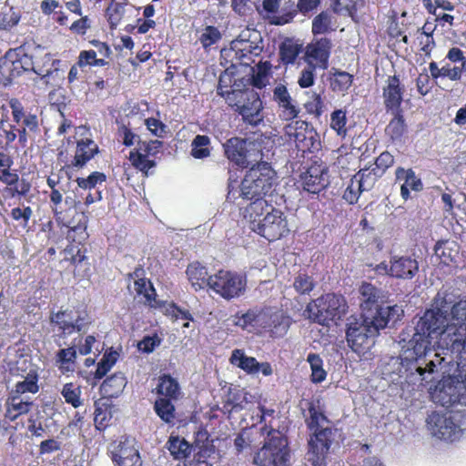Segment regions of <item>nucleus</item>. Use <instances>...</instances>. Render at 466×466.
Returning a JSON list of instances; mask_svg holds the SVG:
<instances>
[{"mask_svg":"<svg viewBox=\"0 0 466 466\" xmlns=\"http://www.w3.org/2000/svg\"><path fill=\"white\" fill-rule=\"evenodd\" d=\"M276 172L267 162L252 166L245 174L240 187L242 198H266L276 184Z\"/></svg>","mask_w":466,"mask_h":466,"instance_id":"6","label":"nucleus"},{"mask_svg":"<svg viewBox=\"0 0 466 466\" xmlns=\"http://www.w3.org/2000/svg\"><path fill=\"white\" fill-rule=\"evenodd\" d=\"M167 447L176 460L187 458L190 451L188 442L178 436H170Z\"/></svg>","mask_w":466,"mask_h":466,"instance_id":"42","label":"nucleus"},{"mask_svg":"<svg viewBox=\"0 0 466 466\" xmlns=\"http://www.w3.org/2000/svg\"><path fill=\"white\" fill-rule=\"evenodd\" d=\"M333 70L329 77L330 88L337 93L347 92L353 83V75L339 69Z\"/></svg>","mask_w":466,"mask_h":466,"instance_id":"36","label":"nucleus"},{"mask_svg":"<svg viewBox=\"0 0 466 466\" xmlns=\"http://www.w3.org/2000/svg\"><path fill=\"white\" fill-rule=\"evenodd\" d=\"M395 177L396 181H403L400 186V197L405 201L411 198L410 191L423 190V183L412 168L398 167L395 170Z\"/></svg>","mask_w":466,"mask_h":466,"instance_id":"24","label":"nucleus"},{"mask_svg":"<svg viewBox=\"0 0 466 466\" xmlns=\"http://www.w3.org/2000/svg\"><path fill=\"white\" fill-rule=\"evenodd\" d=\"M134 289L138 295H143L146 299V302H147L151 307L161 308L165 315L171 317L175 320L183 319V320H192L191 315L178 309L174 304H167L166 302H159L156 299V290L152 285V283L145 279H137L134 281ZM189 326V322L187 321L183 324V327L187 328Z\"/></svg>","mask_w":466,"mask_h":466,"instance_id":"13","label":"nucleus"},{"mask_svg":"<svg viewBox=\"0 0 466 466\" xmlns=\"http://www.w3.org/2000/svg\"><path fill=\"white\" fill-rule=\"evenodd\" d=\"M5 418L13 421L19 416L29 412L33 407V401L27 396H18L10 393L5 401Z\"/></svg>","mask_w":466,"mask_h":466,"instance_id":"28","label":"nucleus"},{"mask_svg":"<svg viewBox=\"0 0 466 466\" xmlns=\"http://www.w3.org/2000/svg\"><path fill=\"white\" fill-rule=\"evenodd\" d=\"M332 48L331 40L328 37H321L308 45L306 50V61H311L313 65L320 69L329 67V59Z\"/></svg>","mask_w":466,"mask_h":466,"instance_id":"21","label":"nucleus"},{"mask_svg":"<svg viewBox=\"0 0 466 466\" xmlns=\"http://www.w3.org/2000/svg\"><path fill=\"white\" fill-rule=\"evenodd\" d=\"M157 393L171 399H177L180 394V388L177 381L169 375H163L159 378Z\"/></svg>","mask_w":466,"mask_h":466,"instance_id":"39","label":"nucleus"},{"mask_svg":"<svg viewBox=\"0 0 466 466\" xmlns=\"http://www.w3.org/2000/svg\"><path fill=\"white\" fill-rule=\"evenodd\" d=\"M360 307L363 313L371 311L379 306V289L370 283L363 282L360 289Z\"/></svg>","mask_w":466,"mask_h":466,"instance_id":"35","label":"nucleus"},{"mask_svg":"<svg viewBox=\"0 0 466 466\" xmlns=\"http://www.w3.org/2000/svg\"><path fill=\"white\" fill-rule=\"evenodd\" d=\"M118 354L116 351L105 353L101 360L98 362L95 376L96 379H102L110 369L116 364Z\"/></svg>","mask_w":466,"mask_h":466,"instance_id":"55","label":"nucleus"},{"mask_svg":"<svg viewBox=\"0 0 466 466\" xmlns=\"http://www.w3.org/2000/svg\"><path fill=\"white\" fill-rule=\"evenodd\" d=\"M81 392L80 386L72 382L66 383L61 390L66 402L71 404L74 408H78L82 405Z\"/></svg>","mask_w":466,"mask_h":466,"instance_id":"49","label":"nucleus"},{"mask_svg":"<svg viewBox=\"0 0 466 466\" xmlns=\"http://www.w3.org/2000/svg\"><path fill=\"white\" fill-rule=\"evenodd\" d=\"M376 336V328L371 327L363 315L360 319L353 316L348 319L346 339L354 352L360 353L369 349Z\"/></svg>","mask_w":466,"mask_h":466,"instance_id":"12","label":"nucleus"},{"mask_svg":"<svg viewBox=\"0 0 466 466\" xmlns=\"http://www.w3.org/2000/svg\"><path fill=\"white\" fill-rule=\"evenodd\" d=\"M363 191H367L364 187H362L361 182L359 179V177L354 175L348 187H346L343 193V199L350 205H353L358 202L360 194Z\"/></svg>","mask_w":466,"mask_h":466,"instance_id":"48","label":"nucleus"},{"mask_svg":"<svg viewBox=\"0 0 466 466\" xmlns=\"http://www.w3.org/2000/svg\"><path fill=\"white\" fill-rule=\"evenodd\" d=\"M309 416L305 419L308 430L311 432L308 441V460H327L334 441V429L322 427L323 422H329L328 417L314 400H309Z\"/></svg>","mask_w":466,"mask_h":466,"instance_id":"3","label":"nucleus"},{"mask_svg":"<svg viewBox=\"0 0 466 466\" xmlns=\"http://www.w3.org/2000/svg\"><path fill=\"white\" fill-rule=\"evenodd\" d=\"M229 361L233 366L238 367L248 374H257L259 372V362L256 358L245 355L243 350H234L231 353Z\"/></svg>","mask_w":466,"mask_h":466,"instance_id":"33","label":"nucleus"},{"mask_svg":"<svg viewBox=\"0 0 466 466\" xmlns=\"http://www.w3.org/2000/svg\"><path fill=\"white\" fill-rule=\"evenodd\" d=\"M311 369V381L314 383H320L325 380L327 372L323 369V360L319 354L309 353L307 358Z\"/></svg>","mask_w":466,"mask_h":466,"instance_id":"45","label":"nucleus"},{"mask_svg":"<svg viewBox=\"0 0 466 466\" xmlns=\"http://www.w3.org/2000/svg\"><path fill=\"white\" fill-rule=\"evenodd\" d=\"M339 156L335 164L337 167L343 170H349L350 168V165L355 162L356 158L354 154L350 152H347V147H341L338 149Z\"/></svg>","mask_w":466,"mask_h":466,"instance_id":"62","label":"nucleus"},{"mask_svg":"<svg viewBox=\"0 0 466 466\" xmlns=\"http://www.w3.org/2000/svg\"><path fill=\"white\" fill-rule=\"evenodd\" d=\"M20 15L12 6H4L0 12V29L8 30L16 25Z\"/></svg>","mask_w":466,"mask_h":466,"instance_id":"53","label":"nucleus"},{"mask_svg":"<svg viewBox=\"0 0 466 466\" xmlns=\"http://www.w3.org/2000/svg\"><path fill=\"white\" fill-rule=\"evenodd\" d=\"M273 101L277 104L279 116L284 121H292L298 117L300 110L290 96L287 86L277 85L273 89Z\"/></svg>","mask_w":466,"mask_h":466,"instance_id":"20","label":"nucleus"},{"mask_svg":"<svg viewBox=\"0 0 466 466\" xmlns=\"http://www.w3.org/2000/svg\"><path fill=\"white\" fill-rule=\"evenodd\" d=\"M154 409L162 420L171 423L175 419V407L170 399L159 398L156 400Z\"/></svg>","mask_w":466,"mask_h":466,"instance_id":"47","label":"nucleus"},{"mask_svg":"<svg viewBox=\"0 0 466 466\" xmlns=\"http://www.w3.org/2000/svg\"><path fill=\"white\" fill-rule=\"evenodd\" d=\"M346 111L336 109L330 115V128L334 130L338 137L345 138L348 134Z\"/></svg>","mask_w":466,"mask_h":466,"instance_id":"46","label":"nucleus"},{"mask_svg":"<svg viewBox=\"0 0 466 466\" xmlns=\"http://www.w3.org/2000/svg\"><path fill=\"white\" fill-rule=\"evenodd\" d=\"M50 321L56 342L59 346L61 344L58 342V339H66L76 331L84 330L89 323V319L86 316L78 315L75 318L71 311L53 313L50 317Z\"/></svg>","mask_w":466,"mask_h":466,"instance_id":"14","label":"nucleus"},{"mask_svg":"<svg viewBox=\"0 0 466 466\" xmlns=\"http://www.w3.org/2000/svg\"><path fill=\"white\" fill-rule=\"evenodd\" d=\"M76 359V350L74 347L62 349L56 353V362L59 370L63 372H73L75 370V361Z\"/></svg>","mask_w":466,"mask_h":466,"instance_id":"38","label":"nucleus"},{"mask_svg":"<svg viewBox=\"0 0 466 466\" xmlns=\"http://www.w3.org/2000/svg\"><path fill=\"white\" fill-rule=\"evenodd\" d=\"M228 105L238 112L245 123L258 126L264 120V106L258 92L247 86L228 98Z\"/></svg>","mask_w":466,"mask_h":466,"instance_id":"7","label":"nucleus"},{"mask_svg":"<svg viewBox=\"0 0 466 466\" xmlns=\"http://www.w3.org/2000/svg\"><path fill=\"white\" fill-rule=\"evenodd\" d=\"M207 284L221 298L229 300L244 294L247 278L236 271L220 269L215 275L209 276Z\"/></svg>","mask_w":466,"mask_h":466,"instance_id":"8","label":"nucleus"},{"mask_svg":"<svg viewBox=\"0 0 466 466\" xmlns=\"http://www.w3.org/2000/svg\"><path fill=\"white\" fill-rule=\"evenodd\" d=\"M394 161L395 159L392 154L389 151H383L375 158L374 163L370 166L377 171V173L383 176L386 171L393 166Z\"/></svg>","mask_w":466,"mask_h":466,"instance_id":"56","label":"nucleus"},{"mask_svg":"<svg viewBox=\"0 0 466 466\" xmlns=\"http://www.w3.org/2000/svg\"><path fill=\"white\" fill-rule=\"evenodd\" d=\"M16 65L22 66L23 70L25 71H34L36 75L41 76V79H46L51 74L50 70H46L45 73L42 71H38L34 66L33 59L30 56L23 54L22 56H16Z\"/></svg>","mask_w":466,"mask_h":466,"instance_id":"61","label":"nucleus"},{"mask_svg":"<svg viewBox=\"0 0 466 466\" xmlns=\"http://www.w3.org/2000/svg\"><path fill=\"white\" fill-rule=\"evenodd\" d=\"M317 66L309 61L308 66L301 71L298 84L301 88H308L314 85Z\"/></svg>","mask_w":466,"mask_h":466,"instance_id":"60","label":"nucleus"},{"mask_svg":"<svg viewBox=\"0 0 466 466\" xmlns=\"http://www.w3.org/2000/svg\"><path fill=\"white\" fill-rule=\"evenodd\" d=\"M238 44L241 45V47H237V44H235L233 47L238 62L243 66H249L254 63L251 43L248 41H241Z\"/></svg>","mask_w":466,"mask_h":466,"instance_id":"54","label":"nucleus"},{"mask_svg":"<svg viewBox=\"0 0 466 466\" xmlns=\"http://www.w3.org/2000/svg\"><path fill=\"white\" fill-rule=\"evenodd\" d=\"M446 58L451 63H460L461 65L451 66V64H446L440 68L438 64L432 61L429 65L431 76L433 80H437L440 77H446L451 81H460L463 72H466V56H464V52L459 47H451L448 51Z\"/></svg>","mask_w":466,"mask_h":466,"instance_id":"15","label":"nucleus"},{"mask_svg":"<svg viewBox=\"0 0 466 466\" xmlns=\"http://www.w3.org/2000/svg\"><path fill=\"white\" fill-rule=\"evenodd\" d=\"M129 160L132 165L143 172H147L155 167V161L147 158V154L141 152H130Z\"/></svg>","mask_w":466,"mask_h":466,"instance_id":"59","label":"nucleus"},{"mask_svg":"<svg viewBox=\"0 0 466 466\" xmlns=\"http://www.w3.org/2000/svg\"><path fill=\"white\" fill-rule=\"evenodd\" d=\"M308 114L319 119L323 113L324 103L319 94L314 93L311 97L304 104Z\"/></svg>","mask_w":466,"mask_h":466,"instance_id":"57","label":"nucleus"},{"mask_svg":"<svg viewBox=\"0 0 466 466\" xmlns=\"http://www.w3.org/2000/svg\"><path fill=\"white\" fill-rule=\"evenodd\" d=\"M261 151L258 138L251 141L250 138L231 137L225 145L228 158L242 167H248L258 157L261 158Z\"/></svg>","mask_w":466,"mask_h":466,"instance_id":"9","label":"nucleus"},{"mask_svg":"<svg viewBox=\"0 0 466 466\" xmlns=\"http://www.w3.org/2000/svg\"><path fill=\"white\" fill-rule=\"evenodd\" d=\"M234 323L243 329L253 328L272 339H279L288 333L292 319L282 309L263 306L251 308L245 313L238 312Z\"/></svg>","mask_w":466,"mask_h":466,"instance_id":"1","label":"nucleus"},{"mask_svg":"<svg viewBox=\"0 0 466 466\" xmlns=\"http://www.w3.org/2000/svg\"><path fill=\"white\" fill-rule=\"evenodd\" d=\"M418 40L420 46V51L425 56H431V51L435 46L434 38L432 33H428L426 31L420 32L418 35Z\"/></svg>","mask_w":466,"mask_h":466,"instance_id":"63","label":"nucleus"},{"mask_svg":"<svg viewBox=\"0 0 466 466\" xmlns=\"http://www.w3.org/2000/svg\"><path fill=\"white\" fill-rule=\"evenodd\" d=\"M355 175L359 177L362 187H364L367 191L370 190L382 177L380 174L377 173L371 166L360 169Z\"/></svg>","mask_w":466,"mask_h":466,"instance_id":"51","label":"nucleus"},{"mask_svg":"<svg viewBox=\"0 0 466 466\" xmlns=\"http://www.w3.org/2000/svg\"><path fill=\"white\" fill-rule=\"evenodd\" d=\"M427 422L432 435L440 440L454 441L461 434L460 426L454 422L451 417H447L446 414L433 412L429 416Z\"/></svg>","mask_w":466,"mask_h":466,"instance_id":"16","label":"nucleus"},{"mask_svg":"<svg viewBox=\"0 0 466 466\" xmlns=\"http://www.w3.org/2000/svg\"><path fill=\"white\" fill-rule=\"evenodd\" d=\"M347 302L342 295L326 293L312 299L305 309L307 318L321 326L341 319L347 311Z\"/></svg>","mask_w":466,"mask_h":466,"instance_id":"5","label":"nucleus"},{"mask_svg":"<svg viewBox=\"0 0 466 466\" xmlns=\"http://www.w3.org/2000/svg\"><path fill=\"white\" fill-rule=\"evenodd\" d=\"M245 199L249 200L250 203L244 208V218L249 222L250 228L252 229L254 224H258L267 212L270 211V208L274 207L265 198Z\"/></svg>","mask_w":466,"mask_h":466,"instance_id":"27","label":"nucleus"},{"mask_svg":"<svg viewBox=\"0 0 466 466\" xmlns=\"http://www.w3.org/2000/svg\"><path fill=\"white\" fill-rule=\"evenodd\" d=\"M400 311L402 310L397 306H377L371 311L363 313L362 315L368 319V323L376 328V334L379 330L388 326L390 321L396 322L400 318Z\"/></svg>","mask_w":466,"mask_h":466,"instance_id":"22","label":"nucleus"},{"mask_svg":"<svg viewBox=\"0 0 466 466\" xmlns=\"http://www.w3.org/2000/svg\"><path fill=\"white\" fill-rule=\"evenodd\" d=\"M245 400L246 397L241 390L224 386L214 395L215 402L211 409L221 410L224 414L231 413L242 410Z\"/></svg>","mask_w":466,"mask_h":466,"instance_id":"17","label":"nucleus"},{"mask_svg":"<svg viewBox=\"0 0 466 466\" xmlns=\"http://www.w3.org/2000/svg\"><path fill=\"white\" fill-rule=\"evenodd\" d=\"M106 175L102 172H93L86 178L78 177L76 183L83 190H96L97 186L102 185L106 181Z\"/></svg>","mask_w":466,"mask_h":466,"instance_id":"52","label":"nucleus"},{"mask_svg":"<svg viewBox=\"0 0 466 466\" xmlns=\"http://www.w3.org/2000/svg\"><path fill=\"white\" fill-rule=\"evenodd\" d=\"M126 385V377L123 373L117 372L103 381L100 392L105 398H116L122 393Z\"/></svg>","mask_w":466,"mask_h":466,"instance_id":"31","label":"nucleus"},{"mask_svg":"<svg viewBox=\"0 0 466 466\" xmlns=\"http://www.w3.org/2000/svg\"><path fill=\"white\" fill-rule=\"evenodd\" d=\"M230 446L231 441L228 437L209 439L206 431V457L212 461L209 465L206 461V466H213V463L219 462Z\"/></svg>","mask_w":466,"mask_h":466,"instance_id":"29","label":"nucleus"},{"mask_svg":"<svg viewBox=\"0 0 466 466\" xmlns=\"http://www.w3.org/2000/svg\"><path fill=\"white\" fill-rule=\"evenodd\" d=\"M247 86V81L241 78L235 77V68L228 67L222 72L218 78L217 86L218 95L224 97L228 103V98L231 95H236Z\"/></svg>","mask_w":466,"mask_h":466,"instance_id":"23","label":"nucleus"},{"mask_svg":"<svg viewBox=\"0 0 466 466\" xmlns=\"http://www.w3.org/2000/svg\"><path fill=\"white\" fill-rule=\"evenodd\" d=\"M261 432L267 438L261 449L255 453L253 463L257 466H289L288 438L281 431L268 425L261 428Z\"/></svg>","mask_w":466,"mask_h":466,"instance_id":"4","label":"nucleus"},{"mask_svg":"<svg viewBox=\"0 0 466 466\" xmlns=\"http://www.w3.org/2000/svg\"><path fill=\"white\" fill-rule=\"evenodd\" d=\"M299 183L303 191L318 195L329 184L327 170L322 165H311L300 174Z\"/></svg>","mask_w":466,"mask_h":466,"instance_id":"19","label":"nucleus"},{"mask_svg":"<svg viewBox=\"0 0 466 466\" xmlns=\"http://www.w3.org/2000/svg\"><path fill=\"white\" fill-rule=\"evenodd\" d=\"M293 287L301 295L309 294L315 288V282L312 277L300 273L295 278Z\"/></svg>","mask_w":466,"mask_h":466,"instance_id":"58","label":"nucleus"},{"mask_svg":"<svg viewBox=\"0 0 466 466\" xmlns=\"http://www.w3.org/2000/svg\"><path fill=\"white\" fill-rule=\"evenodd\" d=\"M405 86L401 83L399 75L389 76L382 87L383 105L387 112L403 110Z\"/></svg>","mask_w":466,"mask_h":466,"instance_id":"18","label":"nucleus"},{"mask_svg":"<svg viewBox=\"0 0 466 466\" xmlns=\"http://www.w3.org/2000/svg\"><path fill=\"white\" fill-rule=\"evenodd\" d=\"M112 460L117 466H142L138 450L134 445V440L121 441L117 449L112 452Z\"/></svg>","mask_w":466,"mask_h":466,"instance_id":"26","label":"nucleus"},{"mask_svg":"<svg viewBox=\"0 0 466 466\" xmlns=\"http://www.w3.org/2000/svg\"><path fill=\"white\" fill-rule=\"evenodd\" d=\"M38 389L37 375L35 372H29L23 380L15 383V389L10 393L24 396L25 393H36Z\"/></svg>","mask_w":466,"mask_h":466,"instance_id":"43","label":"nucleus"},{"mask_svg":"<svg viewBox=\"0 0 466 466\" xmlns=\"http://www.w3.org/2000/svg\"><path fill=\"white\" fill-rule=\"evenodd\" d=\"M187 275L192 288L198 291L203 289L204 277L203 267L199 262H193L188 265Z\"/></svg>","mask_w":466,"mask_h":466,"instance_id":"50","label":"nucleus"},{"mask_svg":"<svg viewBox=\"0 0 466 466\" xmlns=\"http://www.w3.org/2000/svg\"><path fill=\"white\" fill-rule=\"evenodd\" d=\"M98 152L97 145L91 139H82L77 142L73 166L84 167Z\"/></svg>","mask_w":466,"mask_h":466,"instance_id":"32","label":"nucleus"},{"mask_svg":"<svg viewBox=\"0 0 466 466\" xmlns=\"http://www.w3.org/2000/svg\"><path fill=\"white\" fill-rule=\"evenodd\" d=\"M454 370L451 365H445L442 372L438 374V379L427 381L419 372L420 377V384L428 389L431 399L436 404L445 408H451L458 403H466V380L458 372L462 381L455 380L449 373Z\"/></svg>","mask_w":466,"mask_h":466,"instance_id":"2","label":"nucleus"},{"mask_svg":"<svg viewBox=\"0 0 466 466\" xmlns=\"http://www.w3.org/2000/svg\"><path fill=\"white\" fill-rule=\"evenodd\" d=\"M419 271V263L409 256H394L390 259L389 276L396 279H410Z\"/></svg>","mask_w":466,"mask_h":466,"instance_id":"25","label":"nucleus"},{"mask_svg":"<svg viewBox=\"0 0 466 466\" xmlns=\"http://www.w3.org/2000/svg\"><path fill=\"white\" fill-rule=\"evenodd\" d=\"M127 5V0H116V2H111V4L106 8V16L107 21L110 25L111 29L116 28L119 25L124 14H125V6Z\"/></svg>","mask_w":466,"mask_h":466,"instance_id":"44","label":"nucleus"},{"mask_svg":"<svg viewBox=\"0 0 466 466\" xmlns=\"http://www.w3.org/2000/svg\"><path fill=\"white\" fill-rule=\"evenodd\" d=\"M161 339L157 335L145 336L142 340L137 343L138 350L145 353H151L159 346Z\"/></svg>","mask_w":466,"mask_h":466,"instance_id":"64","label":"nucleus"},{"mask_svg":"<svg viewBox=\"0 0 466 466\" xmlns=\"http://www.w3.org/2000/svg\"><path fill=\"white\" fill-rule=\"evenodd\" d=\"M363 4L362 0H333L332 10L335 14L344 16H350L356 20L359 4Z\"/></svg>","mask_w":466,"mask_h":466,"instance_id":"40","label":"nucleus"},{"mask_svg":"<svg viewBox=\"0 0 466 466\" xmlns=\"http://www.w3.org/2000/svg\"><path fill=\"white\" fill-rule=\"evenodd\" d=\"M393 116L385 127V134L391 141H399L407 131L403 110L390 112Z\"/></svg>","mask_w":466,"mask_h":466,"instance_id":"34","label":"nucleus"},{"mask_svg":"<svg viewBox=\"0 0 466 466\" xmlns=\"http://www.w3.org/2000/svg\"><path fill=\"white\" fill-rule=\"evenodd\" d=\"M332 15L329 11H321L312 20L311 32L314 35L332 31Z\"/></svg>","mask_w":466,"mask_h":466,"instance_id":"41","label":"nucleus"},{"mask_svg":"<svg viewBox=\"0 0 466 466\" xmlns=\"http://www.w3.org/2000/svg\"><path fill=\"white\" fill-rule=\"evenodd\" d=\"M252 231L269 242L281 239L290 232L287 216L277 208H271L258 224H254Z\"/></svg>","mask_w":466,"mask_h":466,"instance_id":"10","label":"nucleus"},{"mask_svg":"<svg viewBox=\"0 0 466 466\" xmlns=\"http://www.w3.org/2000/svg\"><path fill=\"white\" fill-rule=\"evenodd\" d=\"M272 65L270 61H260L257 64L256 68L252 67V74L248 77H243L247 81V88L250 86L262 89L268 84L271 75Z\"/></svg>","mask_w":466,"mask_h":466,"instance_id":"30","label":"nucleus"},{"mask_svg":"<svg viewBox=\"0 0 466 466\" xmlns=\"http://www.w3.org/2000/svg\"><path fill=\"white\" fill-rule=\"evenodd\" d=\"M302 51V45L286 39L279 45V57L283 65H292Z\"/></svg>","mask_w":466,"mask_h":466,"instance_id":"37","label":"nucleus"},{"mask_svg":"<svg viewBox=\"0 0 466 466\" xmlns=\"http://www.w3.org/2000/svg\"><path fill=\"white\" fill-rule=\"evenodd\" d=\"M286 134L295 143L298 151L312 153L321 147L320 137L311 124L303 120H296L285 127Z\"/></svg>","mask_w":466,"mask_h":466,"instance_id":"11","label":"nucleus"}]
</instances>
